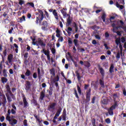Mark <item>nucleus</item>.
I'll use <instances>...</instances> for the list:
<instances>
[{
	"instance_id": "obj_1",
	"label": "nucleus",
	"mask_w": 126,
	"mask_h": 126,
	"mask_svg": "<svg viewBox=\"0 0 126 126\" xmlns=\"http://www.w3.org/2000/svg\"><path fill=\"white\" fill-rule=\"evenodd\" d=\"M5 87L7 90L6 97L7 98L8 103H10L11 102H12V99H11V97L12 98V99H14V97L15 96H14V94H12V93L11 92V90H10V87L9 86V85H6Z\"/></svg>"
},
{
	"instance_id": "obj_2",
	"label": "nucleus",
	"mask_w": 126,
	"mask_h": 126,
	"mask_svg": "<svg viewBox=\"0 0 126 126\" xmlns=\"http://www.w3.org/2000/svg\"><path fill=\"white\" fill-rule=\"evenodd\" d=\"M38 12L40 14H38V16L36 17V20L35 21L36 24H38L39 22L41 23V21L44 19V13H43V11L38 9Z\"/></svg>"
},
{
	"instance_id": "obj_3",
	"label": "nucleus",
	"mask_w": 126,
	"mask_h": 126,
	"mask_svg": "<svg viewBox=\"0 0 126 126\" xmlns=\"http://www.w3.org/2000/svg\"><path fill=\"white\" fill-rule=\"evenodd\" d=\"M90 97H91V89L90 88L88 91L86 92V104H87V103H89L90 102Z\"/></svg>"
},
{
	"instance_id": "obj_4",
	"label": "nucleus",
	"mask_w": 126,
	"mask_h": 126,
	"mask_svg": "<svg viewBox=\"0 0 126 126\" xmlns=\"http://www.w3.org/2000/svg\"><path fill=\"white\" fill-rule=\"evenodd\" d=\"M97 67L98 70H99V72L100 74L102 76V78H104V76H105V70H104V68L101 66V65L100 64H97Z\"/></svg>"
},
{
	"instance_id": "obj_5",
	"label": "nucleus",
	"mask_w": 126,
	"mask_h": 126,
	"mask_svg": "<svg viewBox=\"0 0 126 126\" xmlns=\"http://www.w3.org/2000/svg\"><path fill=\"white\" fill-rule=\"evenodd\" d=\"M120 23L121 25L118 26L119 28H122V29H124V30H125L126 29V28L125 27H123V26H124V25L125 24V23H124V21H123L122 20H118L117 21V25H119V24H120Z\"/></svg>"
},
{
	"instance_id": "obj_6",
	"label": "nucleus",
	"mask_w": 126,
	"mask_h": 126,
	"mask_svg": "<svg viewBox=\"0 0 126 126\" xmlns=\"http://www.w3.org/2000/svg\"><path fill=\"white\" fill-rule=\"evenodd\" d=\"M108 102L109 101L108 100V97L103 96L101 98V103H102L103 105H107Z\"/></svg>"
},
{
	"instance_id": "obj_7",
	"label": "nucleus",
	"mask_w": 126,
	"mask_h": 126,
	"mask_svg": "<svg viewBox=\"0 0 126 126\" xmlns=\"http://www.w3.org/2000/svg\"><path fill=\"white\" fill-rule=\"evenodd\" d=\"M56 106H57L56 103L54 102L51 103L48 106V111H50V112H51L52 110H55L56 109Z\"/></svg>"
},
{
	"instance_id": "obj_8",
	"label": "nucleus",
	"mask_w": 126,
	"mask_h": 126,
	"mask_svg": "<svg viewBox=\"0 0 126 126\" xmlns=\"http://www.w3.org/2000/svg\"><path fill=\"white\" fill-rule=\"evenodd\" d=\"M25 87V90L27 91H29V90H30V89L31 88V83H30V81H27L26 82Z\"/></svg>"
},
{
	"instance_id": "obj_9",
	"label": "nucleus",
	"mask_w": 126,
	"mask_h": 126,
	"mask_svg": "<svg viewBox=\"0 0 126 126\" xmlns=\"http://www.w3.org/2000/svg\"><path fill=\"white\" fill-rule=\"evenodd\" d=\"M23 101L24 103V107L25 108H26L27 107H28L29 106V104L28 103V102L27 101V100L26 99V97H25V95L24 94H23Z\"/></svg>"
},
{
	"instance_id": "obj_10",
	"label": "nucleus",
	"mask_w": 126,
	"mask_h": 126,
	"mask_svg": "<svg viewBox=\"0 0 126 126\" xmlns=\"http://www.w3.org/2000/svg\"><path fill=\"white\" fill-rule=\"evenodd\" d=\"M42 26L43 27H41L42 30H44V31H46V28H47L48 26H49V24L48 23V22H47L46 21H44L42 22Z\"/></svg>"
},
{
	"instance_id": "obj_11",
	"label": "nucleus",
	"mask_w": 126,
	"mask_h": 126,
	"mask_svg": "<svg viewBox=\"0 0 126 126\" xmlns=\"http://www.w3.org/2000/svg\"><path fill=\"white\" fill-rule=\"evenodd\" d=\"M38 45L41 46V47H42V48L43 47V48L46 47V43H44V41L42 40V39H38Z\"/></svg>"
},
{
	"instance_id": "obj_12",
	"label": "nucleus",
	"mask_w": 126,
	"mask_h": 126,
	"mask_svg": "<svg viewBox=\"0 0 126 126\" xmlns=\"http://www.w3.org/2000/svg\"><path fill=\"white\" fill-rule=\"evenodd\" d=\"M13 59V55L10 54L8 56L7 60L9 63H12V60Z\"/></svg>"
},
{
	"instance_id": "obj_13",
	"label": "nucleus",
	"mask_w": 126,
	"mask_h": 126,
	"mask_svg": "<svg viewBox=\"0 0 126 126\" xmlns=\"http://www.w3.org/2000/svg\"><path fill=\"white\" fill-rule=\"evenodd\" d=\"M67 16L68 17V18L67 19V23H66V26H69L70 24H71V22L72 21H71V19H70V15H67Z\"/></svg>"
},
{
	"instance_id": "obj_14",
	"label": "nucleus",
	"mask_w": 126,
	"mask_h": 126,
	"mask_svg": "<svg viewBox=\"0 0 126 126\" xmlns=\"http://www.w3.org/2000/svg\"><path fill=\"white\" fill-rule=\"evenodd\" d=\"M115 68V66H114V64L112 63L110 64V67H109V73H113L114 72V69Z\"/></svg>"
},
{
	"instance_id": "obj_15",
	"label": "nucleus",
	"mask_w": 126,
	"mask_h": 126,
	"mask_svg": "<svg viewBox=\"0 0 126 126\" xmlns=\"http://www.w3.org/2000/svg\"><path fill=\"white\" fill-rule=\"evenodd\" d=\"M45 90H44L40 93V99L41 101H43V100H44V98H45Z\"/></svg>"
},
{
	"instance_id": "obj_16",
	"label": "nucleus",
	"mask_w": 126,
	"mask_h": 126,
	"mask_svg": "<svg viewBox=\"0 0 126 126\" xmlns=\"http://www.w3.org/2000/svg\"><path fill=\"white\" fill-rule=\"evenodd\" d=\"M114 109L112 107H110L108 109V114L110 116H114Z\"/></svg>"
},
{
	"instance_id": "obj_17",
	"label": "nucleus",
	"mask_w": 126,
	"mask_h": 126,
	"mask_svg": "<svg viewBox=\"0 0 126 126\" xmlns=\"http://www.w3.org/2000/svg\"><path fill=\"white\" fill-rule=\"evenodd\" d=\"M41 53L44 54L45 56H48V55H50V50H49V49L45 50V48H43L41 51Z\"/></svg>"
},
{
	"instance_id": "obj_18",
	"label": "nucleus",
	"mask_w": 126,
	"mask_h": 126,
	"mask_svg": "<svg viewBox=\"0 0 126 126\" xmlns=\"http://www.w3.org/2000/svg\"><path fill=\"white\" fill-rule=\"evenodd\" d=\"M53 15H54L56 20H59V15H58V13L57 12V10L55 9L53 10Z\"/></svg>"
},
{
	"instance_id": "obj_19",
	"label": "nucleus",
	"mask_w": 126,
	"mask_h": 126,
	"mask_svg": "<svg viewBox=\"0 0 126 126\" xmlns=\"http://www.w3.org/2000/svg\"><path fill=\"white\" fill-rule=\"evenodd\" d=\"M62 119L63 121H66V112H65V109L63 110L62 115Z\"/></svg>"
},
{
	"instance_id": "obj_20",
	"label": "nucleus",
	"mask_w": 126,
	"mask_h": 126,
	"mask_svg": "<svg viewBox=\"0 0 126 126\" xmlns=\"http://www.w3.org/2000/svg\"><path fill=\"white\" fill-rule=\"evenodd\" d=\"M65 10H66V9L65 8H63V9L61 10V12L62 13L64 17H66V16H67L68 15L66 14V12L65 11Z\"/></svg>"
},
{
	"instance_id": "obj_21",
	"label": "nucleus",
	"mask_w": 126,
	"mask_h": 126,
	"mask_svg": "<svg viewBox=\"0 0 126 126\" xmlns=\"http://www.w3.org/2000/svg\"><path fill=\"white\" fill-rule=\"evenodd\" d=\"M76 73V76H77V78L78 80V81H80V80L81 78H82V76H80V74L78 72V71H75Z\"/></svg>"
},
{
	"instance_id": "obj_22",
	"label": "nucleus",
	"mask_w": 126,
	"mask_h": 126,
	"mask_svg": "<svg viewBox=\"0 0 126 126\" xmlns=\"http://www.w3.org/2000/svg\"><path fill=\"white\" fill-rule=\"evenodd\" d=\"M19 22L20 23L23 22V21H26V17L23 16L22 17L19 18Z\"/></svg>"
},
{
	"instance_id": "obj_23",
	"label": "nucleus",
	"mask_w": 126,
	"mask_h": 126,
	"mask_svg": "<svg viewBox=\"0 0 126 126\" xmlns=\"http://www.w3.org/2000/svg\"><path fill=\"white\" fill-rule=\"evenodd\" d=\"M60 80V76L59 75H57L55 78L53 79V82L54 83H56V82H58Z\"/></svg>"
},
{
	"instance_id": "obj_24",
	"label": "nucleus",
	"mask_w": 126,
	"mask_h": 126,
	"mask_svg": "<svg viewBox=\"0 0 126 126\" xmlns=\"http://www.w3.org/2000/svg\"><path fill=\"white\" fill-rule=\"evenodd\" d=\"M115 43L117 46L120 45V44H122L121 43V37L117 38L115 40Z\"/></svg>"
},
{
	"instance_id": "obj_25",
	"label": "nucleus",
	"mask_w": 126,
	"mask_h": 126,
	"mask_svg": "<svg viewBox=\"0 0 126 126\" xmlns=\"http://www.w3.org/2000/svg\"><path fill=\"white\" fill-rule=\"evenodd\" d=\"M25 75H26L27 77L30 76L31 75V71L27 69L26 73H25Z\"/></svg>"
},
{
	"instance_id": "obj_26",
	"label": "nucleus",
	"mask_w": 126,
	"mask_h": 126,
	"mask_svg": "<svg viewBox=\"0 0 126 126\" xmlns=\"http://www.w3.org/2000/svg\"><path fill=\"white\" fill-rule=\"evenodd\" d=\"M68 44L69 48H71L72 47V40H71V38L70 37H68Z\"/></svg>"
},
{
	"instance_id": "obj_27",
	"label": "nucleus",
	"mask_w": 126,
	"mask_h": 126,
	"mask_svg": "<svg viewBox=\"0 0 126 126\" xmlns=\"http://www.w3.org/2000/svg\"><path fill=\"white\" fill-rule=\"evenodd\" d=\"M53 87H50L49 90H47L49 93V95H50V96H52V95H53Z\"/></svg>"
},
{
	"instance_id": "obj_28",
	"label": "nucleus",
	"mask_w": 126,
	"mask_h": 126,
	"mask_svg": "<svg viewBox=\"0 0 126 126\" xmlns=\"http://www.w3.org/2000/svg\"><path fill=\"white\" fill-rule=\"evenodd\" d=\"M50 74H52V75H53V76H55L56 75V70H55V68H53L50 70Z\"/></svg>"
},
{
	"instance_id": "obj_29",
	"label": "nucleus",
	"mask_w": 126,
	"mask_h": 126,
	"mask_svg": "<svg viewBox=\"0 0 126 126\" xmlns=\"http://www.w3.org/2000/svg\"><path fill=\"white\" fill-rule=\"evenodd\" d=\"M3 107L5 106V104H6V98L5 97V96L4 95V97H3V102L1 103Z\"/></svg>"
},
{
	"instance_id": "obj_30",
	"label": "nucleus",
	"mask_w": 126,
	"mask_h": 126,
	"mask_svg": "<svg viewBox=\"0 0 126 126\" xmlns=\"http://www.w3.org/2000/svg\"><path fill=\"white\" fill-rule=\"evenodd\" d=\"M3 72V75L4 77H7V70L5 69H3L2 70Z\"/></svg>"
},
{
	"instance_id": "obj_31",
	"label": "nucleus",
	"mask_w": 126,
	"mask_h": 126,
	"mask_svg": "<svg viewBox=\"0 0 126 126\" xmlns=\"http://www.w3.org/2000/svg\"><path fill=\"white\" fill-rule=\"evenodd\" d=\"M118 107V101H114V104L111 107L112 109H113L114 110H115V109H116V107Z\"/></svg>"
},
{
	"instance_id": "obj_32",
	"label": "nucleus",
	"mask_w": 126,
	"mask_h": 126,
	"mask_svg": "<svg viewBox=\"0 0 126 126\" xmlns=\"http://www.w3.org/2000/svg\"><path fill=\"white\" fill-rule=\"evenodd\" d=\"M118 107V101H114V104L111 107L112 109H113L114 110H115V109H116V107Z\"/></svg>"
},
{
	"instance_id": "obj_33",
	"label": "nucleus",
	"mask_w": 126,
	"mask_h": 126,
	"mask_svg": "<svg viewBox=\"0 0 126 126\" xmlns=\"http://www.w3.org/2000/svg\"><path fill=\"white\" fill-rule=\"evenodd\" d=\"M33 99L32 100V103H33L34 105V106H38L39 104H38V102H37V100L35 99V97L33 96Z\"/></svg>"
},
{
	"instance_id": "obj_34",
	"label": "nucleus",
	"mask_w": 126,
	"mask_h": 126,
	"mask_svg": "<svg viewBox=\"0 0 126 126\" xmlns=\"http://www.w3.org/2000/svg\"><path fill=\"white\" fill-rule=\"evenodd\" d=\"M74 94L77 99H79V96H78V94H77V91H76V89L75 88L74 89Z\"/></svg>"
},
{
	"instance_id": "obj_35",
	"label": "nucleus",
	"mask_w": 126,
	"mask_h": 126,
	"mask_svg": "<svg viewBox=\"0 0 126 126\" xmlns=\"http://www.w3.org/2000/svg\"><path fill=\"white\" fill-rule=\"evenodd\" d=\"M116 6L118 7V8H120V9H124V6L123 5H120L118 2H116Z\"/></svg>"
},
{
	"instance_id": "obj_36",
	"label": "nucleus",
	"mask_w": 126,
	"mask_h": 126,
	"mask_svg": "<svg viewBox=\"0 0 126 126\" xmlns=\"http://www.w3.org/2000/svg\"><path fill=\"white\" fill-rule=\"evenodd\" d=\"M73 42L75 47H78V46H79V44H78V39H75L73 40Z\"/></svg>"
},
{
	"instance_id": "obj_37",
	"label": "nucleus",
	"mask_w": 126,
	"mask_h": 126,
	"mask_svg": "<svg viewBox=\"0 0 126 126\" xmlns=\"http://www.w3.org/2000/svg\"><path fill=\"white\" fill-rule=\"evenodd\" d=\"M2 83H6L7 82V78L5 77L1 78Z\"/></svg>"
},
{
	"instance_id": "obj_38",
	"label": "nucleus",
	"mask_w": 126,
	"mask_h": 126,
	"mask_svg": "<svg viewBox=\"0 0 126 126\" xmlns=\"http://www.w3.org/2000/svg\"><path fill=\"white\" fill-rule=\"evenodd\" d=\"M11 126H14V125H16L17 124V120L16 119H14L12 120V122L10 123Z\"/></svg>"
},
{
	"instance_id": "obj_39",
	"label": "nucleus",
	"mask_w": 126,
	"mask_h": 126,
	"mask_svg": "<svg viewBox=\"0 0 126 126\" xmlns=\"http://www.w3.org/2000/svg\"><path fill=\"white\" fill-rule=\"evenodd\" d=\"M91 29H92V30H95V29H100V27L97 26L96 25H94L91 27Z\"/></svg>"
},
{
	"instance_id": "obj_40",
	"label": "nucleus",
	"mask_w": 126,
	"mask_h": 126,
	"mask_svg": "<svg viewBox=\"0 0 126 126\" xmlns=\"http://www.w3.org/2000/svg\"><path fill=\"white\" fill-rule=\"evenodd\" d=\"M106 13H103L101 16V19H102L103 22H105L106 21Z\"/></svg>"
},
{
	"instance_id": "obj_41",
	"label": "nucleus",
	"mask_w": 126,
	"mask_h": 126,
	"mask_svg": "<svg viewBox=\"0 0 126 126\" xmlns=\"http://www.w3.org/2000/svg\"><path fill=\"white\" fill-rule=\"evenodd\" d=\"M112 27L114 28L115 30H119V26L116 27V24L113 23L111 25Z\"/></svg>"
},
{
	"instance_id": "obj_42",
	"label": "nucleus",
	"mask_w": 126,
	"mask_h": 126,
	"mask_svg": "<svg viewBox=\"0 0 126 126\" xmlns=\"http://www.w3.org/2000/svg\"><path fill=\"white\" fill-rule=\"evenodd\" d=\"M19 0V4L20 5L22 6L23 4H25V1L24 0Z\"/></svg>"
},
{
	"instance_id": "obj_43",
	"label": "nucleus",
	"mask_w": 126,
	"mask_h": 126,
	"mask_svg": "<svg viewBox=\"0 0 126 126\" xmlns=\"http://www.w3.org/2000/svg\"><path fill=\"white\" fill-rule=\"evenodd\" d=\"M77 90L79 94L80 95H81V88L78 85L77 86Z\"/></svg>"
},
{
	"instance_id": "obj_44",
	"label": "nucleus",
	"mask_w": 126,
	"mask_h": 126,
	"mask_svg": "<svg viewBox=\"0 0 126 126\" xmlns=\"http://www.w3.org/2000/svg\"><path fill=\"white\" fill-rule=\"evenodd\" d=\"M3 55L4 57H6V55H7V49L5 48V50L3 51Z\"/></svg>"
},
{
	"instance_id": "obj_45",
	"label": "nucleus",
	"mask_w": 126,
	"mask_h": 126,
	"mask_svg": "<svg viewBox=\"0 0 126 126\" xmlns=\"http://www.w3.org/2000/svg\"><path fill=\"white\" fill-rule=\"evenodd\" d=\"M119 48L120 49V54L121 56L123 55V46L122 45V44H119Z\"/></svg>"
},
{
	"instance_id": "obj_46",
	"label": "nucleus",
	"mask_w": 126,
	"mask_h": 126,
	"mask_svg": "<svg viewBox=\"0 0 126 126\" xmlns=\"http://www.w3.org/2000/svg\"><path fill=\"white\" fill-rule=\"evenodd\" d=\"M68 55L69 56V59L71 60V61L75 63V61L73 60V58H72V56L70 55L69 53H68Z\"/></svg>"
},
{
	"instance_id": "obj_47",
	"label": "nucleus",
	"mask_w": 126,
	"mask_h": 126,
	"mask_svg": "<svg viewBox=\"0 0 126 126\" xmlns=\"http://www.w3.org/2000/svg\"><path fill=\"white\" fill-rule=\"evenodd\" d=\"M6 120L9 122V123H11L12 122V120L10 119V116L9 115H7L6 117Z\"/></svg>"
},
{
	"instance_id": "obj_48",
	"label": "nucleus",
	"mask_w": 126,
	"mask_h": 126,
	"mask_svg": "<svg viewBox=\"0 0 126 126\" xmlns=\"http://www.w3.org/2000/svg\"><path fill=\"white\" fill-rule=\"evenodd\" d=\"M114 101H116L117 98H118V93L114 94H113Z\"/></svg>"
},
{
	"instance_id": "obj_49",
	"label": "nucleus",
	"mask_w": 126,
	"mask_h": 126,
	"mask_svg": "<svg viewBox=\"0 0 126 126\" xmlns=\"http://www.w3.org/2000/svg\"><path fill=\"white\" fill-rule=\"evenodd\" d=\"M92 126L96 125V120L94 118H93L92 120Z\"/></svg>"
},
{
	"instance_id": "obj_50",
	"label": "nucleus",
	"mask_w": 126,
	"mask_h": 126,
	"mask_svg": "<svg viewBox=\"0 0 126 126\" xmlns=\"http://www.w3.org/2000/svg\"><path fill=\"white\" fill-rule=\"evenodd\" d=\"M99 84H100V85H101V86H104L105 85V84L104 83V81H103L102 79L99 80Z\"/></svg>"
},
{
	"instance_id": "obj_51",
	"label": "nucleus",
	"mask_w": 126,
	"mask_h": 126,
	"mask_svg": "<svg viewBox=\"0 0 126 126\" xmlns=\"http://www.w3.org/2000/svg\"><path fill=\"white\" fill-rule=\"evenodd\" d=\"M95 100H96V96H94L92 98V104H95Z\"/></svg>"
},
{
	"instance_id": "obj_52",
	"label": "nucleus",
	"mask_w": 126,
	"mask_h": 126,
	"mask_svg": "<svg viewBox=\"0 0 126 126\" xmlns=\"http://www.w3.org/2000/svg\"><path fill=\"white\" fill-rule=\"evenodd\" d=\"M37 76H38V75L37 74V72L33 73V74L32 75V77L33 78H34V79H36V78H37Z\"/></svg>"
},
{
	"instance_id": "obj_53",
	"label": "nucleus",
	"mask_w": 126,
	"mask_h": 126,
	"mask_svg": "<svg viewBox=\"0 0 126 126\" xmlns=\"http://www.w3.org/2000/svg\"><path fill=\"white\" fill-rule=\"evenodd\" d=\"M24 59H28V52L25 53L24 55Z\"/></svg>"
},
{
	"instance_id": "obj_54",
	"label": "nucleus",
	"mask_w": 126,
	"mask_h": 126,
	"mask_svg": "<svg viewBox=\"0 0 126 126\" xmlns=\"http://www.w3.org/2000/svg\"><path fill=\"white\" fill-rule=\"evenodd\" d=\"M89 86H90L89 84H85L84 89L85 90H87V89H88V87H89Z\"/></svg>"
},
{
	"instance_id": "obj_55",
	"label": "nucleus",
	"mask_w": 126,
	"mask_h": 126,
	"mask_svg": "<svg viewBox=\"0 0 126 126\" xmlns=\"http://www.w3.org/2000/svg\"><path fill=\"white\" fill-rule=\"evenodd\" d=\"M33 116L34 117V118H35V120H36V121H39V120H40V117H38L37 115L34 114Z\"/></svg>"
},
{
	"instance_id": "obj_56",
	"label": "nucleus",
	"mask_w": 126,
	"mask_h": 126,
	"mask_svg": "<svg viewBox=\"0 0 126 126\" xmlns=\"http://www.w3.org/2000/svg\"><path fill=\"white\" fill-rule=\"evenodd\" d=\"M105 123H106V124H111V120H110V118H107L105 120Z\"/></svg>"
},
{
	"instance_id": "obj_57",
	"label": "nucleus",
	"mask_w": 126,
	"mask_h": 126,
	"mask_svg": "<svg viewBox=\"0 0 126 126\" xmlns=\"http://www.w3.org/2000/svg\"><path fill=\"white\" fill-rule=\"evenodd\" d=\"M28 4L29 6H32V7H35L34 3L33 2H28Z\"/></svg>"
},
{
	"instance_id": "obj_58",
	"label": "nucleus",
	"mask_w": 126,
	"mask_h": 126,
	"mask_svg": "<svg viewBox=\"0 0 126 126\" xmlns=\"http://www.w3.org/2000/svg\"><path fill=\"white\" fill-rule=\"evenodd\" d=\"M41 74V70H40V68H37V74L38 75V77L40 79V74Z\"/></svg>"
},
{
	"instance_id": "obj_59",
	"label": "nucleus",
	"mask_w": 126,
	"mask_h": 126,
	"mask_svg": "<svg viewBox=\"0 0 126 126\" xmlns=\"http://www.w3.org/2000/svg\"><path fill=\"white\" fill-rule=\"evenodd\" d=\"M120 39L122 43H125V42H126V38L124 36L122 37Z\"/></svg>"
},
{
	"instance_id": "obj_60",
	"label": "nucleus",
	"mask_w": 126,
	"mask_h": 126,
	"mask_svg": "<svg viewBox=\"0 0 126 126\" xmlns=\"http://www.w3.org/2000/svg\"><path fill=\"white\" fill-rule=\"evenodd\" d=\"M58 42H63V36H60L58 40Z\"/></svg>"
},
{
	"instance_id": "obj_61",
	"label": "nucleus",
	"mask_w": 126,
	"mask_h": 126,
	"mask_svg": "<svg viewBox=\"0 0 126 126\" xmlns=\"http://www.w3.org/2000/svg\"><path fill=\"white\" fill-rule=\"evenodd\" d=\"M116 59H121V55L120 54V52L117 53L116 56Z\"/></svg>"
},
{
	"instance_id": "obj_62",
	"label": "nucleus",
	"mask_w": 126,
	"mask_h": 126,
	"mask_svg": "<svg viewBox=\"0 0 126 126\" xmlns=\"http://www.w3.org/2000/svg\"><path fill=\"white\" fill-rule=\"evenodd\" d=\"M105 38H109L110 37V34L107 32L105 33Z\"/></svg>"
},
{
	"instance_id": "obj_63",
	"label": "nucleus",
	"mask_w": 126,
	"mask_h": 126,
	"mask_svg": "<svg viewBox=\"0 0 126 126\" xmlns=\"http://www.w3.org/2000/svg\"><path fill=\"white\" fill-rule=\"evenodd\" d=\"M103 66H104V67H108V63L105 62V63H103Z\"/></svg>"
},
{
	"instance_id": "obj_64",
	"label": "nucleus",
	"mask_w": 126,
	"mask_h": 126,
	"mask_svg": "<svg viewBox=\"0 0 126 126\" xmlns=\"http://www.w3.org/2000/svg\"><path fill=\"white\" fill-rule=\"evenodd\" d=\"M24 126H28V124H27V120H24Z\"/></svg>"
}]
</instances>
